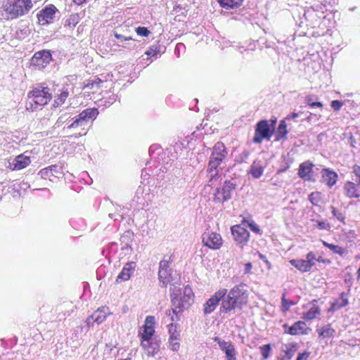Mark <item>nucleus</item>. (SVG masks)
Masks as SVG:
<instances>
[{"instance_id": "nucleus-33", "label": "nucleus", "mask_w": 360, "mask_h": 360, "mask_svg": "<svg viewBox=\"0 0 360 360\" xmlns=\"http://www.w3.org/2000/svg\"><path fill=\"white\" fill-rule=\"evenodd\" d=\"M322 243L325 247L330 249L335 254H338L342 257H343L345 255L347 254V250L345 248H343L342 247H340L338 245L329 243L324 240H323Z\"/></svg>"}, {"instance_id": "nucleus-61", "label": "nucleus", "mask_w": 360, "mask_h": 360, "mask_svg": "<svg viewBox=\"0 0 360 360\" xmlns=\"http://www.w3.org/2000/svg\"><path fill=\"white\" fill-rule=\"evenodd\" d=\"M249 152L248 151H243L242 153H241V161H245V160H247L249 157Z\"/></svg>"}, {"instance_id": "nucleus-9", "label": "nucleus", "mask_w": 360, "mask_h": 360, "mask_svg": "<svg viewBox=\"0 0 360 360\" xmlns=\"http://www.w3.org/2000/svg\"><path fill=\"white\" fill-rule=\"evenodd\" d=\"M202 242L204 246L212 250H219L223 244L221 235L217 232L208 231L202 235Z\"/></svg>"}, {"instance_id": "nucleus-44", "label": "nucleus", "mask_w": 360, "mask_h": 360, "mask_svg": "<svg viewBox=\"0 0 360 360\" xmlns=\"http://www.w3.org/2000/svg\"><path fill=\"white\" fill-rule=\"evenodd\" d=\"M179 340H169V347L170 349L176 352L180 348V343L179 342Z\"/></svg>"}, {"instance_id": "nucleus-50", "label": "nucleus", "mask_w": 360, "mask_h": 360, "mask_svg": "<svg viewBox=\"0 0 360 360\" xmlns=\"http://www.w3.org/2000/svg\"><path fill=\"white\" fill-rule=\"evenodd\" d=\"M317 227L321 230H329L330 229V224L324 221H318Z\"/></svg>"}, {"instance_id": "nucleus-40", "label": "nucleus", "mask_w": 360, "mask_h": 360, "mask_svg": "<svg viewBox=\"0 0 360 360\" xmlns=\"http://www.w3.org/2000/svg\"><path fill=\"white\" fill-rule=\"evenodd\" d=\"M260 352L262 356L263 359H267L270 356V352L271 349V347L270 344L264 345L260 347Z\"/></svg>"}, {"instance_id": "nucleus-43", "label": "nucleus", "mask_w": 360, "mask_h": 360, "mask_svg": "<svg viewBox=\"0 0 360 360\" xmlns=\"http://www.w3.org/2000/svg\"><path fill=\"white\" fill-rule=\"evenodd\" d=\"M353 173L356 177L355 180L357 183L356 185H359V187L360 188V166L354 165L353 167Z\"/></svg>"}, {"instance_id": "nucleus-31", "label": "nucleus", "mask_w": 360, "mask_h": 360, "mask_svg": "<svg viewBox=\"0 0 360 360\" xmlns=\"http://www.w3.org/2000/svg\"><path fill=\"white\" fill-rule=\"evenodd\" d=\"M287 124L285 120H281L277 128V131L276 133V140L275 141H281L285 140L287 139Z\"/></svg>"}, {"instance_id": "nucleus-21", "label": "nucleus", "mask_w": 360, "mask_h": 360, "mask_svg": "<svg viewBox=\"0 0 360 360\" xmlns=\"http://www.w3.org/2000/svg\"><path fill=\"white\" fill-rule=\"evenodd\" d=\"M111 312L110 311L109 307L106 306H103L99 307L96 311H95L92 315L91 318L94 321H95L97 324L102 323L107 318L108 315H110Z\"/></svg>"}, {"instance_id": "nucleus-5", "label": "nucleus", "mask_w": 360, "mask_h": 360, "mask_svg": "<svg viewBox=\"0 0 360 360\" xmlns=\"http://www.w3.org/2000/svg\"><path fill=\"white\" fill-rule=\"evenodd\" d=\"M53 97V91L48 86H37L28 94L27 109L36 110L46 105Z\"/></svg>"}, {"instance_id": "nucleus-15", "label": "nucleus", "mask_w": 360, "mask_h": 360, "mask_svg": "<svg viewBox=\"0 0 360 360\" xmlns=\"http://www.w3.org/2000/svg\"><path fill=\"white\" fill-rule=\"evenodd\" d=\"M58 9L53 4L46 6L37 13L39 22L43 25L51 23Z\"/></svg>"}, {"instance_id": "nucleus-38", "label": "nucleus", "mask_w": 360, "mask_h": 360, "mask_svg": "<svg viewBox=\"0 0 360 360\" xmlns=\"http://www.w3.org/2000/svg\"><path fill=\"white\" fill-rule=\"evenodd\" d=\"M309 200L314 205H318L321 200V193L319 192H312L309 195Z\"/></svg>"}, {"instance_id": "nucleus-13", "label": "nucleus", "mask_w": 360, "mask_h": 360, "mask_svg": "<svg viewBox=\"0 0 360 360\" xmlns=\"http://www.w3.org/2000/svg\"><path fill=\"white\" fill-rule=\"evenodd\" d=\"M231 233L237 245L243 248L245 246L250 238L249 231L240 225L233 226L231 229Z\"/></svg>"}, {"instance_id": "nucleus-4", "label": "nucleus", "mask_w": 360, "mask_h": 360, "mask_svg": "<svg viewBox=\"0 0 360 360\" xmlns=\"http://www.w3.org/2000/svg\"><path fill=\"white\" fill-rule=\"evenodd\" d=\"M193 297L194 294L189 285L184 288L183 295L181 290L174 287L171 292L172 308L169 309V316L172 311L177 314L188 309L193 302Z\"/></svg>"}, {"instance_id": "nucleus-19", "label": "nucleus", "mask_w": 360, "mask_h": 360, "mask_svg": "<svg viewBox=\"0 0 360 360\" xmlns=\"http://www.w3.org/2000/svg\"><path fill=\"white\" fill-rule=\"evenodd\" d=\"M344 194L349 198H359L360 197V188L356 183L347 181L343 186Z\"/></svg>"}, {"instance_id": "nucleus-62", "label": "nucleus", "mask_w": 360, "mask_h": 360, "mask_svg": "<svg viewBox=\"0 0 360 360\" xmlns=\"http://www.w3.org/2000/svg\"><path fill=\"white\" fill-rule=\"evenodd\" d=\"M315 100H314V96H308L306 97V103L310 105L311 104V103L314 102Z\"/></svg>"}, {"instance_id": "nucleus-52", "label": "nucleus", "mask_w": 360, "mask_h": 360, "mask_svg": "<svg viewBox=\"0 0 360 360\" xmlns=\"http://www.w3.org/2000/svg\"><path fill=\"white\" fill-rule=\"evenodd\" d=\"M249 227L253 232L258 233V234H261V231H260L259 226L257 224H255V222L252 221V222L250 223Z\"/></svg>"}, {"instance_id": "nucleus-22", "label": "nucleus", "mask_w": 360, "mask_h": 360, "mask_svg": "<svg viewBox=\"0 0 360 360\" xmlns=\"http://www.w3.org/2000/svg\"><path fill=\"white\" fill-rule=\"evenodd\" d=\"M135 263L131 262L127 264L118 274L116 278V282L120 283L122 281H128L130 278L131 274L134 272L135 269Z\"/></svg>"}, {"instance_id": "nucleus-30", "label": "nucleus", "mask_w": 360, "mask_h": 360, "mask_svg": "<svg viewBox=\"0 0 360 360\" xmlns=\"http://www.w3.org/2000/svg\"><path fill=\"white\" fill-rule=\"evenodd\" d=\"M244 0H218L221 7L226 10L236 9L239 8Z\"/></svg>"}, {"instance_id": "nucleus-11", "label": "nucleus", "mask_w": 360, "mask_h": 360, "mask_svg": "<svg viewBox=\"0 0 360 360\" xmlns=\"http://www.w3.org/2000/svg\"><path fill=\"white\" fill-rule=\"evenodd\" d=\"M52 60V55L49 50H41L36 52L31 58V64L39 70L43 69Z\"/></svg>"}, {"instance_id": "nucleus-26", "label": "nucleus", "mask_w": 360, "mask_h": 360, "mask_svg": "<svg viewBox=\"0 0 360 360\" xmlns=\"http://www.w3.org/2000/svg\"><path fill=\"white\" fill-rule=\"evenodd\" d=\"M296 350V344H283L281 347V353L283 354L281 355V357L284 359V360H290L294 356Z\"/></svg>"}, {"instance_id": "nucleus-58", "label": "nucleus", "mask_w": 360, "mask_h": 360, "mask_svg": "<svg viewBox=\"0 0 360 360\" xmlns=\"http://www.w3.org/2000/svg\"><path fill=\"white\" fill-rule=\"evenodd\" d=\"M298 116H299L298 113L292 112V114H290V115H287V117H285V120H295L296 118L298 117Z\"/></svg>"}, {"instance_id": "nucleus-36", "label": "nucleus", "mask_w": 360, "mask_h": 360, "mask_svg": "<svg viewBox=\"0 0 360 360\" xmlns=\"http://www.w3.org/2000/svg\"><path fill=\"white\" fill-rule=\"evenodd\" d=\"M320 314V309L318 307L314 305L306 313L304 314L303 318L306 320H312Z\"/></svg>"}, {"instance_id": "nucleus-37", "label": "nucleus", "mask_w": 360, "mask_h": 360, "mask_svg": "<svg viewBox=\"0 0 360 360\" xmlns=\"http://www.w3.org/2000/svg\"><path fill=\"white\" fill-rule=\"evenodd\" d=\"M333 216L335 217L338 221L345 223V214L333 206H330Z\"/></svg>"}, {"instance_id": "nucleus-46", "label": "nucleus", "mask_w": 360, "mask_h": 360, "mask_svg": "<svg viewBox=\"0 0 360 360\" xmlns=\"http://www.w3.org/2000/svg\"><path fill=\"white\" fill-rule=\"evenodd\" d=\"M169 309L166 311V315H167V321H170L171 323H173L174 321H177L179 320V314L180 313H178L177 314H174L172 311L171 312V315L169 316Z\"/></svg>"}, {"instance_id": "nucleus-12", "label": "nucleus", "mask_w": 360, "mask_h": 360, "mask_svg": "<svg viewBox=\"0 0 360 360\" xmlns=\"http://www.w3.org/2000/svg\"><path fill=\"white\" fill-rule=\"evenodd\" d=\"M227 290L221 288L217 291L204 304L203 312L207 315L214 311L221 300L226 295Z\"/></svg>"}, {"instance_id": "nucleus-48", "label": "nucleus", "mask_w": 360, "mask_h": 360, "mask_svg": "<svg viewBox=\"0 0 360 360\" xmlns=\"http://www.w3.org/2000/svg\"><path fill=\"white\" fill-rule=\"evenodd\" d=\"M316 255L313 252H309L306 256V261L309 262L310 266L312 267L315 264Z\"/></svg>"}, {"instance_id": "nucleus-63", "label": "nucleus", "mask_w": 360, "mask_h": 360, "mask_svg": "<svg viewBox=\"0 0 360 360\" xmlns=\"http://www.w3.org/2000/svg\"><path fill=\"white\" fill-rule=\"evenodd\" d=\"M153 321H154V317L151 316H148L146 319V324L145 325H147L148 323H153Z\"/></svg>"}, {"instance_id": "nucleus-39", "label": "nucleus", "mask_w": 360, "mask_h": 360, "mask_svg": "<svg viewBox=\"0 0 360 360\" xmlns=\"http://www.w3.org/2000/svg\"><path fill=\"white\" fill-rule=\"evenodd\" d=\"M52 176L59 177L60 175L63 174L62 167L57 165H52L49 166Z\"/></svg>"}, {"instance_id": "nucleus-42", "label": "nucleus", "mask_w": 360, "mask_h": 360, "mask_svg": "<svg viewBox=\"0 0 360 360\" xmlns=\"http://www.w3.org/2000/svg\"><path fill=\"white\" fill-rule=\"evenodd\" d=\"M136 32L138 35L141 37H148L150 34V31L145 27H138L136 28Z\"/></svg>"}, {"instance_id": "nucleus-41", "label": "nucleus", "mask_w": 360, "mask_h": 360, "mask_svg": "<svg viewBox=\"0 0 360 360\" xmlns=\"http://www.w3.org/2000/svg\"><path fill=\"white\" fill-rule=\"evenodd\" d=\"M103 80L98 77H95L94 79L89 81L87 86H91V89L94 88H99L101 83H103Z\"/></svg>"}, {"instance_id": "nucleus-1", "label": "nucleus", "mask_w": 360, "mask_h": 360, "mask_svg": "<svg viewBox=\"0 0 360 360\" xmlns=\"http://www.w3.org/2000/svg\"><path fill=\"white\" fill-rule=\"evenodd\" d=\"M60 116L58 117L56 125L60 127L65 123L69 124L64 129H77L82 128L84 129L85 126L88 124L90 120H94L99 114L98 110L96 108H86L75 117H72V113L70 112L62 110L60 111Z\"/></svg>"}, {"instance_id": "nucleus-34", "label": "nucleus", "mask_w": 360, "mask_h": 360, "mask_svg": "<svg viewBox=\"0 0 360 360\" xmlns=\"http://www.w3.org/2000/svg\"><path fill=\"white\" fill-rule=\"evenodd\" d=\"M316 332L318 333L319 337L330 338L333 336L335 330L331 328L330 325H327L322 328H318L316 329Z\"/></svg>"}, {"instance_id": "nucleus-54", "label": "nucleus", "mask_w": 360, "mask_h": 360, "mask_svg": "<svg viewBox=\"0 0 360 360\" xmlns=\"http://www.w3.org/2000/svg\"><path fill=\"white\" fill-rule=\"evenodd\" d=\"M39 174H41V176L44 179H46L49 176V174H51V171L49 169V167H47L46 168L42 169Z\"/></svg>"}, {"instance_id": "nucleus-32", "label": "nucleus", "mask_w": 360, "mask_h": 360, "mask_svg": "<svg viewBox=\"0 0 360 360\" xmlns=\"http://www.w3.org/2000/svg\"><path fill=\"white\" fill-rule=\"evenodd\" d=\"M155 329L154 327L148 325H144L143 332L141 333V342L142 341H151V338L154 335Z\"/></svg>"}, {"instance_id": "nucleus-29", "label": "nucleus", "mask_w": 360, "mask_h": 360, "mask_svg": "<svg viewBox=\"0 0 360 360\" xmlns=\"http://www.w3.org/2000/svg\"><path fill=\"white\" fill-rule=\"evenodd\" d=\"M290 263L299 271L303 273L309 271L311 269V266L309 264V262L306 261L305 259H291Z\"/></svg>"}, {"instance_id": "nucleus-2", "label": "nucleus", "mask_w": 360, "mask_h": 360, "mask_svg": "<svg viewBox=\"0 0 360 360\" xmlns=\"http://www.w3.org/2000/svg\"><path fill=\"white\" fill-rule=\"evenodd\" d=\"M245 287L244 283L236 285L221 300V313L228 314L237 309H241L247 304L248 294Z\"/></svg>"}, {"instance_id": "nucleus-20", "label": "nucleus", "mask_w": 360, "mask_h": 360, "mask_svg": "<svg viewBox=\"0 0 360 360\" xmlns=\"http://www.w3.org/2000/svg\"><path fill=\"white\" fill-rule=\"evenodd\" d=\"M266 163L261 160H255L251 165L249 173L254 179H259L264 173Z\"/></svg>"}, {"instance_id": "nucleus-27", "label": "nucleus", "mask_w": 360, "mask_h": 360, "mask_svg": "<svg viewBox=\"0 0 360 360\" xmlns=\"http://www.w3.org/2000/svg\"><path fill=\"white\" fill-rule=\"evenodd\" d=\"M347 295V292H342L340 297L331 304L330 310L336 311L346 307L349 304Z\"/></svg>"}, {"instance_id": "nucleus-16", "label": "nucleus", "mask_w": 360, "mask_h": 360, "mask_svg": "<svg viewBox=\"0 0 360 360\" xmlns=\"http://www.w3.org/2000/svg\"><path fill=\"white\" fill-rule=\"evenodd\" d=\"M285 333L291 335H307L308 333L309 328L307 327L305 322L298 321L294 323L291 326H288V324L285 323L283 325Z\"/></svg>"}, {"instance_id": "nucleus-55", "label": "nucleus", "mask_w": 360, "mask_h": 360, "mask_svg": "<svg viewBox=\"0 0 360 360\" xmlns=\"http://www.w3.org/2000/svg\"><path fill=\"white\" fill-rule=\"evenodd\" d=\"M259 257L260 259H262L266 264L268 269H271V263L268 261L266 259V257L263 254L258 252Z\"/></svg>"}, {"instance_id": "nucleus-59", "label": "nucleus", "mask_w": 360, "mask_h": 360, "mask_svg": "<svg viewBox=\"0 0 360 360\" xmlns=\"http://www.w3.org/2000/svg\"><path fill=\"white\" fill-rule=\"evenodd\" d=\"M94 323L96 322L94 321L93 319L91 318V316H89L86 320V323L89 328L93 326Z\"/></svg>"}, {"instance_id": "nucleus-25", "label": "nucleus", "mask_w": 360, "mask_h": 360, "mask_svg": "<svg viewBox=\"0 0 360 360\" xmlns=\"http://www.w3.org/2000/svg\"><path fill=\"white\" fill-rule=\"evenodd\" d=\"M69 96V91L67 88L63 87L61 89H58L57 92H55V100L53 106L58 108L62 105L68 97Z\"/></svg>"}, {"instance_id": "nucleus-53", "label": "nucleus", "mask_w": 360, "mask_h": 360, "mask_svg": "<svg viewBox=\"0 0 360 360\" xmlns=\"http://www.w3.org/2000/svg\"><path fill=\"white\" fill-rule=\"evenodd\" d=\"M330 105L335 110H339L342 106V103L340 101L335 100L331 102Z\"/></svg>"}, {"instance_id": "nucleus-56", "label": "nucleus", "mask_w": 360, "mask_h": 360, "mask_svg": "<svg viewBox=\"0 0 360 360\" xmlns=\"http://www.w3.org/2000/svg\"><path fill=\"white\" fill-rule=\"evenodd\" d=\"M309 356V352H304V353H300L296 359V360H307V359Z\"/></svg>"}, {"instance_id": "nucleus-18", "label": "nucleus", "mask_w": 360, "mask_h": 360, "mask_svg": "<svg viewBox=\"0 0 360 360\" xmlns=\"http://www.w3.org/2000/svg\"><path fill=\"white\" fill-rule=\"evenodd\" d=\"M321 174L322 182L326 184L330 188L337 183L338 175L335 171L329 168H323L322 169Z\"/></svg>"}, {"instance_id": "nucleus-10", "label": "nucleus", "mask_w": 360, "mask_h": 360, "mask_svg": "<svg viewBox=\"0 0 360 360\" xmlns=\"http://www.w3.org/2000/svg\"><path fill=\"white\" fill-rule=\"evenodd\" d=\"M171 257L172 256L169 257V259H166L165 257L159 264L158 278L162 287H166L172 280V269L169 266Z\"/></svg>"}, {"instance_id": "nucleus-28", "label": "nucleus", "mask_w": 360, "mask_h": 360, "mask_svg": "<svg viewBox=\"0 0 360 360\" xmlns=\"http://www.w3.org/2000/svg\"><path fill=\"white\" fill-rule=\"evenodd\" d=\"M134 232L131 230L124 231V233L120 237V241L122 245V250H127L131 248V243L134 240Z\"/></svg>"}, {"instance_id": "nucleus-3", "label": "nucleus", "mask_w": 360, "mask_h": 360, "mask_svg": "<svg viewBox=\"0 0 360 360\" xmlns=\"http://www.w3.org/2000/svg\"><path fill=\"white\" fill-rule=\"evenodd\" d=\"M227 155V150L222 142H217L212 148L210 155L207 172L210 185L217 181L219 178V167Z\"/></svg>"}, {"instance_id": "nucleus-49", "label": "nucleus", "mask_w": 360, "mask_h": 360, "mask_svg": "<svg viewBox=\"0 0 360 360\" xmlns=\"http://www.w3.org/2000/svg\"><path fill=\"white\" fill-rule=\"evenodd\" d=\"M132 41V43H122L119 44L118 46L129 50H133L136 47V44L135 43V40L133 39Z\"/></svg>"}, {"instance_id": "nucleus-14", "label": "nucleus", "mask_w": 360, "mask_h": 360, "mask_svg": "<svg viewBox=\"0 0 360 360\" xmlns=\"http://www.w3.org/2000/svg\"><path fill=\"white\" fill-rule=\"evenodd\" d=\"M314 165L309 160L304 161L299 166L297 175L305 181L315 182L316 179L314 175Z\"/></svg>"}, {"instance_id": "nucleus-45", "label": "nucleus", "mask_w": 360, "mask_h": 360, "mask_svg": "<svg viewBox=\"0 0 360 360\" xmlns=\"http://www.w3.org/2000/svg\"><path fill=\"white\" fill-rule=\"evenodd\" d=\"M159 53H160V51L158 50V46H153L150 47V49L146 51V54L148 56L150 57V56H155Z\"/></svg>"}, {"instance_id": "nucleus-47", "label": "nucleus", "mask_w": 360, "mask_h": 360, "mask_svg": "<svg viewBox=\"0 0 360 360\" xmlns=\"http://www.w3.org/2000/svg\"><path fill=\"white\" fill-rule=\"evenodd\" d=\"M281 302H282V307L283 308L285 309V310H288L289 308L294 305V302L290 301H288L285 298V295H283V297H282V299H281Z\"/></svg>"}, {"instance_id": "nucleus-60", "label": "nucleus", "mask_w": 360, "mask_h": 360, "mask_svg": "<svg viewBox=\"0 0 360 360\" xmlns=\"http://www.w3.org/2000/svg\"><path fill=\"white\" fill-rule=\"evenodd\" d=\"M311 108H321L323 107V104L321 102L319 101H314L311 103V104L309 105Z\"/></svg>"}, {"instance_id": "nucleus-7", "label": "nucleus", "mask_w": 360, "mask_h": 360, "mask_svg": "<svg viewBox=\"0 0 360 360\" xmlns=\"http://www.w3.org/2000/svg\"><path fill=\"white\" fill-rule=\"evenodd\" d=\"M237 184L233 181H225L222 185L217 188L214 193L213 201L223 204L231 199Z\"/></svg>"}, {"instance_id": "nucleus-6", "label": "nucleus", "mask_w": 360, "mask_h": 360, "mask_svg": "<svg viewBox=\"0 0 360 360\" xmlns=\"http://www.w3.org/2000/svg\"><path fill=\"white\" fill-rule=\"evenodd\" d=\"M32 6V0H8L4 11L8 19H15L27 14Z\"/></svg>"}, {"instance_id": "nucleus-23", "label": "nucleus", "mask_w": 360, "mask_h": 360, "mask_svg": "<svg viewBox=\"0 0 360 360\" xmlns=\"http://www.w3.org/2000/svg\"><path fill=\"white\" fill-rule=\"evenodd\" d=\"M31 163L30 158L23 155L17 156L11 163V167L14 170H20L25 168Z\"/></svg>"}, {"instance_id": "nucleus-24", "label": "nucleus", "mask_w": 360, "mask_h": 360, "mask_svg": "<svg viewBox=\"0 0 360 360\" xmlns=\"http://www.w3.org/2000/svg\"><path fill=\"white\" fill-rule=\"evenodd\" d=\"M141 345L147 355L150 356H154L160 349V344L158 341H142Z\"/></svg>"}, {"instance_id": "nucleus-35", "label": "nucleus", "mask_w": 360, "mask_h": 360, "mask_svg": "<svg viewBox=\"0 0 360 360\" xmlns=\"http://www.w3.org/2000/svg\"><path fill=\"white\" fill-rule=\"evenodd\" d=\"M169 338V340H180V332L177 330L178 324L170 323L168 325Z\"/></svg>"}, {"instance_id": "nucleus-51", "label": "nucleus", "mask_w": 360, "mask_h": 360, "mask_svg": "<svg viewBox=\"0 0 360 360\" xmlns=\"http://www.w3.org/2000/svg\"><path fill=\"white\" fill-rule=\"evenodd\" d=\"M115 37L120 41V42L122 44L124 41H130L133 40V39L131 37H124L120 34H118L117 32H115L114 34Z\"/></svg>"}, {"instance_id": "nucleus-8", "label": "nucleus", "mask_w": 360, "mask_h": 360, "mask_svg": "<svg viewBox=\"0 0 360 360\" xmlns=\"http://www.w3.org/2000/svg\"><path fill=\"white\" fill-rule=\"evenodd\" d=\"M274 134V127H271L269 121L262 120L255 125V135L252 141L255 143L259 144L264 140L269 141Z\"/></svg>"}, {"instance_id": "nucleus-57", "label": "nucleus", "mask_w": 360, "mask_h": 360, "mask_svg": "<svg viewBox=\"0 0 360 360\" xmlns=\"http://www.w3.org/2000/svg\"><path fill=\"white\" fill-rule=\"evenodd\" d=\"M252 268V263H250V262L246 263L245 265L244 273L245 274H250V273H251Z\"/></svg>"}, {"instance_id": "nucleus-17", "label": "nucleus", "mask_w": 360, "mask_h": 360, "mask_svg": "<svg viewBox=\"0 0 360 360\" xmlns=\"http://www.w3.org/2000/svg\"><path fill=\"white\" fill-rule=\"evenodd\" d=\"M214 341L218 343L219 348L225 353L227 360H236V350L233 344L221 340L218 337H215Z\"/></svg>"}, {"instance_id": "nucleus-64", "label": "nucleus", "mask_w": 360, "mask_h": 360, "mask_svg": "<svg viewBox=\"0 0 360 360\" xmlns=\"http://www.w3.org/2000/svg\"><path fill=\"white\" fill-rule=\"evenodd\" d=\"M86 0H73V2L77 5H82L83 3H85Z\"/></svg>"}]
</instances>
